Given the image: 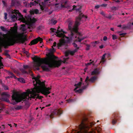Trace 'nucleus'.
<instances>
[{"label": "nucleus", "mask_w": 133, "mask_h": 133, "mask_svg": "<svg viewBox=\"0 0 133 133\" xmlns=\"http://www.w3.org/2000/svg\"><path fill=\"white\" fill-rule=\"evenodd\" d=\"M40 77L38 75L36 77L32 78L34 80H33V83L35 87L33 88L28 89L26 92L22 94L17 92L14 93L12 96V99L17 102L22 101H24L30 98H36L42 99L43 97L39 96L38 93L41 92L45 95L49 94L50 93L51 88L46 87L44 82H41L39 80Z\"/></svg>", "instance_id": "nucleus-1"}, {"label": "nucleus", "mask_w": 133, "mask_h": 133, "mask_svg": "<svg viewBox=\"0 0 133 133\" xmlns=\"http://www.w3.org/2000/svg\"><path fill=\"white\" fill-rule=\"evenodd\" d=\"M82 18L86 19L87 16H84L82 14H80L78 17L76 19V21L74 26L72 28L71 26L72 24V22H70L68 25V28L71 32V35L69 37H66L64 34L66 32L63 31L62 29L61 30L58 29L56 32L57 36L61 37L62 38L60 40L59 42L57 44L58 47H60L62 45H63L66 43L70 42L71 40H73L74 41H81L85 38L83 36L82 33H79L78 31V26L79 24V22Z\"/></svg>", "instance_id": "nucleus-2"}, {"label": "nucleus", "mask_w": 133, "mask_h": 133, "mask_svg": "<svg viewBox=\"0 0 133 133\" xmlns=\"http://www.w3.org/2000/svg\"><path fill=\"white\" fill-rule=\"evenodd\" d=\"M24 32L18 33L17 30H10L9 34L6 35L5 40H3L0 37V52L2 51L1 47L13 45L15 43H23L26 40V38L24 34ZM2 58L0 57V69L2 68L3 65L1 62ZM0 80V83L2 82Z\"/></svg>", "instance_id": "nucleus-3"}, {"label": "nucleus", "mask_w": 133, "mask_h": 133, "mask_svg": "<svg viewBox=\"0 0 133 133\" xmlns=\"http://www.w3.org/2000/svg\"><path fill=\"white\" fill-rule=\"evenodd\" d=\"M56 58L54 55L46 58H41L35 56L34 58L33 68L35 70H38L41 66L43 70L47 71L48 70L47 65L50 67H58L61 65V62L57 60Z\"/></svg>", "instance_id": "nucleus-4"}, {"label": "nucleus", "mask_w": 133, "mask_h": 133, "mask_svg": "<svg viewBox=\"0 0 133 133\" xmlns=\"http://www.w3.org/2000/svg\"><path fill=\"white\" fill-rule=\"evenodd\" d=\"M11 17L12 20L15 21L16 20L21 21L25 24L21 25V29L24 32L25 31L27 28L29 31H32V29L35 27L34 24L33 23L36 21V19L34 18H30L29 19H26L18 11L14 10L11 11Z\"/></svg>", "instance_id": "nucleus-5"}, {"label": "nucleus", "mask_w": 133, "mask_h": 133, "mask_svg": "<svg viewBox=\"0 0 133 133\" xmlns=\"http://www.w3.org/2000/svg\"><path fill=\"white\" fill-rule=\"evenodd\" d=\"M79 128L80 131H75V132H72V133H93L92 131L88 132L90 127L82 122L81 124L79 126Z\"/></svg>", "instance_id": "nucleus-6"}, {"label": "nucleus", "mask_w": 133, "mask_h": 133, "mask_svg": "<svg viewBox=\"0 0 133 133\" xmlns=\"http://www.w3.org/2000/svg\"><path fill=\"white\" fill-rule=\"evenodd\" d=\"M82 85V83L79 82L77 84H75V88L74 89V90L76 92H78L79 93H81L82 91V89H79Z\"/></svg>", "instance_id": "nucleus-7"}, {"label": "nucleus", "mask_w": 133, "mask_h": 133, "mask_svg": "<svg viewBox=\"0 0 133 133\" xmlns=\"http://www.w3.org/2000/svg\"><path fill=\"white\" fill-rule=\"evenodd\" d=\"M42 41V38L38 37L31 41L29 44H30L31 45H34L37 43L39 41H40L41 42Z\"/></svg>", "instance_id": "nucleus-8"}, {"label": "nucleus", "mask_w": 133, "mask_h": 133, "mask_svg": "<svg viewBox=\"0 0 133 133\" xmlns=\"http://www.w3.org/2000/svg\"><path fill=\"white\" fill-rule=\"evenodd\" d=\"M78 49V48H76L73 51L69 50L66 51L65 52V56H67L69 55H73L75 52L77 51Z\"/></svg>", "instance_id": "nucleus-9"}, {"label": "nucleus", "mask_w": 133, "mask_h": 133, "mask_svg": "<svg viewBox=\"0 0 133 133\" xmlns=\"http://www.w3.org/2000/svg\"><path fill=\"white\" fill-rule=\"evenodd\" d=\"M96 77L95 76L91 77L90 79H89V77L87 76L85 80V82L87 83V85H88L87 82L88 81L92 82H93L96 79Z\"/></svg>", "instance_id": "nucleus-10"}, {"label": "nucleus", "mask_w": 133, "mask_h": 133, "mask_svg": "<svg viewBox=\"0 0 133 133\" xmlns=\"http://www.w3.org/2000/svg\"><path fill=\"white\" fill-rule=\"evenodd\" d=\"M81 8V6L80 5H74L72 9L74 10H76L77 11H79Z\"/></svg>", "instance_id": "nucleus-11"}, {"label": "nucleus", "mask_w": 133, "mask_h": 133, "mask_svg": "<svg viewBox=\"0 0 133 133\" xmlns=\"http://www.w3.org/2000/svg\"><path fill=\"white\" fill-rule=\"evenodd\" d=\"M23 68L24 69H21V71L23 73H27V72L25 70V69H29V66L26 65H24L23 66Z\"/></svg>", "instance_id": "nucleus-12"}, {"label": "nucleus", "mask_w": 133, "mask_h": 133, "mask_svg": "<svg viewBox=\"0 0 133 133\" xmlns=\"http://www.w3.org/2000/svg\"><path fill=\"white\" fill-rule=\"evenodd\" d=\"M53 5H55L56 7L59 8H64L65 7V5H63L62 4H53Z\"/></svg>", "instance_id": "nucleus-13"}, {"label": "nucleus", "mask_w": 133, "mask_h": 133, "mask_svg": "<svg viewBox=\"0 0 133 133\" xmlns=\"http://www.w3.org/2000/svg\"><path fill=\"white\" fill-rule=\"evenodd\" d=\"M99 73V71L97 69H95L91 73L92 75H96Z\"/></svg>", "instance_id": "nucleus-14"}, {"label": "nucleus", "mask_w": 133, "mask_h": 133, "mask_svg": "<svg viewBox=\"0 0 133 133\" xmlns=\"http://www.w3.org/2000/svg\"><path fill=\"white\" fill-rule=\"evenodd\" d=\"M56 45V42H54L53 43V46H52V49H51L50 50L51 52L52 53L55 51V50L53 46H55Z\"/></svg>", "instance_id": "nucleus-15"}, {"label": "nucleus", "mask_w": 133, "mask_h": 133, "mask_svg": "<svg viewBox=\"0 0 133 133\" xmlns=\"http://www.w3.org/2000/svg\"><path fill=\"white\" fill-rule=\"evenodd\" d=\"M39 11L37 9H35L33 11H31L30 12V14H33L34 13H35L36 14H37L38 13Z\"/></svg>", "instance_id": "nucleus-16"}, {"label": "nucleus", "mask_w": 133, "mask_h": 133, "mask_svg": "<svg viewBox=\"0 0 133 133\" xmlns=\"http://www.w3.org/2000/svg\"><path fill=\"white\" fill-rule=\"evenodd\" d=\"M105 54H104L103 55L102 57V59L100 63H103L105 61Z\"/></svg>", "instance_id": "nucleus-17"}, {"label": "nucleus", "mask_w": 133, "mask_h": 133, "mask_svg": "<svg viewBox=\"0 0 133 133\" xmlns=\"http://www.w3.org/2000/svg\"><path fill=\"white\" fill-rule=\"evenodd\" d=\"M17 79L18 81L19 82L22 83H24L25 82V81L24 79L22 78H18Z\"/></svg>", "instance_id": "nucleus-18"}, {"label": "nucleus", "mask_w": 133, "mask_h": 133, "mask_svg": "<svg viewBox=\"0 0 133 133\" xmlns=\"http://www.w3.org/2000/svg\"><path fill=\"white\" fill-rule=\"evenodd\" d=\"M99 43L98 42L96 41L95 42L91 43V45H92L93 46H95V45L96 44H98Z\"/></svg>", "instance_id": "nucleus-19"}, {"label": "nucleus", "mask_w": 133, "mask_h": 133, "mask_svg": "<svg viewBox=\"0 0 133 133\" xmlns=\"http://www.w3.org/2000/svg\"><path fill=\"white\" fill-rule=\"evenodd\" d=\"M93 61H92L91 62H90V63H88L85 64V65L86 66H88V65H90L91 64H92L93 65H94V64L93 63Z\"/></svg>", "instance_id": "nucleus-20"}, {"label": "nucleus", "mask_w": 133, "mask_h": 133, "mask_svg": "<svg viewBox=\"0 0 133 133\" xmlns=\"http://www.w3.org/2000/svg\"><path fill=\"white\" fill-rule=\"evenodd\" d=\"M112 39H115L117 38V37L116 35H112Z\"/></svg>", "instance_id": "nucleus-21"}, {"label": "nucleus", "mask_w": 133, "mask_h": 133, "mask_svg": "<svg viewBox=\"0 0 133 133\" xmlns=\"http://www.w3.org/2000/svg\"><path fill=\"white\" fill-rule=\"evenodd\" d=\"M51 22H52V23L53 24H56L57 23V21H56V20H54V21L52 20L51 21Z\"/></svg>", "instance_id": "nucleus-22"}, {"label": "nucleus", "mask_w": 133, "mask_h": 133, "mask_svg": "<svg viewBox=\"0 0 133 133\" xmlns=\"http://www.w3.org/2000/svg\"><path fill=\"white\" fill-rule=\"evenodd\" d=\"M62 113V111L60 110H59L58 111V114L60 115Z\"/></svg>", "instance_id": "nucleus-23"}, {"label": "nucleus", "mask_w": 133, "mask_h": 133, "mask_svg": "<svg viewBox=\"0 0 133 133\" xmlns=\"http://www.w3.org/2000/svg\"><path fill=\"white\" fill-rule=\"evenodd\" d=\"M4 89L5 90H8V86H4Z\"/></svg>", "instance_id": "nucleus-24"}, {"label": "nucleus", "mask_w": 133, "mask_h": 133, "mask_svg": "<svg viewBox=\"0 0 133 133\" xmlns=\"http://www.w3.org/2000/svg\"><path fill=\"white\" fill-rule=\"evenodd\" d=\"M107 39V38L106 36H105L104 37L103 40L104 41H106Z\"/></svg>", "instance_id": "nucleus-25"}, {"label": "nucleus", "mask_w": 133, "mask_h": 133, "mask_svg": "<svg viewBox=\"0 0 133 133\" xmlns=\"http://www.w3.org/2000/svg\"><path fill=\"white\" fill-rule=\"evenodd\" d=\"M7 13H4V18L5 19H7Z\"/></svg>", "instance_id": "nucleus-26"}, {"label": "nucleus", "mask_w": 133, "mask_h": 133, "mask_svg": "<svg viewBox=\"0 0 133 133\" xmlns=\"http://www.w3.org/2000/svg\"><path fill=\"white\" fill-rule=\"evenodd\" d=\"M73 46L75 47H77V45L75 43H73Z\"/></svg>", "instance_id": "nucleus-27"}, {"label": "nucleus", "mask_w": 133, "mask_h": 133, "mask_svg": "<svg viewBox=\"0 0 133 133\" xmlns=\"http://www.w3.org/2000/svg\"><path fill=\"white\" fill-rule=\"evenodd\" d=\"M116 123V121L115 120H113L112 121V123L113 124H115Z\"/></svg>", "instance_id": "nucleus-28"}, {"label": "nucleus", "mask_w": 133, "mask_h": 133, "mask_svg": "<svg viewBox=\"0 0 133 133\" xmlns=\"http://www.w3.org/2000/svg\"><path fill=\"white\" fill-rule=\"evenodd\" d=\"M126 34L125 33H123L122 34H119L120 36H124Z\"/></svg>", "instance_id": "nucleus-29"}, {"label": "nucleus", "mask_w": 133, "mask_h": 133, "mask_svg": "<svg viewBox=\"0 0 133 133\" xmlns=\"http://www.w3.org/2000/svg\"><path fill=\"white\" fill-rule=\"evenodd\" d=\"M99 7V5H97L95 6V8L98 9Z\"/></svg>", "instance_id": "nucleus-30"}, {"label": "nucleus", "mask_w": 133, "mask_h": 133, "mask_svg": "<svg viewBox=\"0 0 133 133\" xmlns=\"http://www.w3.org/2000/svg\"><path fill=\"white\" fill-rule=\"evenodd\" d=\"M51 30L53 32H55V30H55V29H54L53 28H51Z\"/></svg>", "instance_id": "nucleus-31"}, {"label": "nucleus", "mask_w": 133, "mask_h": 133, "mask_svg": "<svg viewBox=\"0 0 133 133\" xmlns=\"http://www.w3.org/2000/svg\"><path fill=\"white\" fill-rule=\"evenodd\" d=\"M99 47L101 49L103 48V45H102L101 46H99Z\"/></svg>", "instance_id": "nucleus-32"}, {"label": "nucleus", "mask_w": 133, "mask_h": 133, "mask_svg": "<svg viewBox=\"0 0 133 133\" xmlns=\"http://www.w3.org/2000/svg\"><path fill=\"white\" fill-rule=\"evenodd\" d=\"M1 28L3 30V29L4 28L2 26H1Z\"/></svg>", "instance_id": "nucleus-33"}, {"label": "nucleus", "mask_w": 133, "mask_h": 133, "mask_svg": "<svg viewBox=\"0 0 133 133\" xmlns=\"http://www.w3.org/2000/svg\"><path fill=\"white\" fill-rule=\"evenodd\" d=\"M50 105H51V104H49L48 105H46L45 106V107H49V106H50Z\"/></svg>", "instance_id": "nucleus-34"}, {"label": "nucleus", "mask_w": 133, "mask_h": 133, "mask_svg": "<svg viewBox=\"0 0 133 133\" xmlns=\"http://www.w3.org/2000/svg\"><path fill=\"white\" fill-rule=\"evenodd\" d=\"M29 74H31L32 72V71L30 70H29Z\"/></svg>", "instance_id": "nucleus-35"}, {"label": "nucleus", "mask_w": 133, "mask_h": 133, "mask_svg": "<svg viewBox=\"0 0 133 133\" xmlns=\"http://www.w3.org/2000/svg\"><path fill=\"white\" fill-rule=\"evenodd\" d=\"M101 14L102 15H104V13L103 12H101Z\"/></svg>", "instance_id": "nucleus-36"}, {"label": "nucleus", "mask_w": 133, "mask_h": 133, "mask_svg": "<svg viewBox=\"0 0 133 133\" xmlns=\"http://www.w3.org/2000/svg\"><path fill=\"white\" fill-rule=\"evenodd\" d=\"M94 123H90V126H91L92 125H93L94 124Z\"/></svg>", "instance_id": "nucleus-37"}, {"label": "nucleus", "mask_w": 133, "mask_h": 133, "mask_svg": "<svg viewBox=\"0 0 133 133\" xmlns=\"http://www.w3.org/2000/svg\"><path fill=\"white\" fill-rule=\"evenodd\" d=\"M50 117L51 118H52L53 117H52V114H51V115L50 116Z\"/></svg>", "instance_id": "nucleus-38"}, {"label": "nucleus", "mask_w": 133, "mask_h": 133, "mask_svg": "<svg viewBox=\"0 0 133 133\" xmlns=\"http://www.w3.org/2000/svg\"><path fill=\"white\" fill-rule=\"evenodd\" d=\"M112 31H114V28H111L110 29Z\"/></svg>", "instance_id": "nucleus-39"}, {"label": "nucleus", "mask_w": 133, "mask_h": 133, "mask_svg": "<svg viewBox=\"0 0 133 133\" xmlns=\"http://www.w3.org/2000/svg\"><path fill=\"white\" fill-rule=\"evenodd\" d=\"M23 12L25 13L26 12V10H23Z\"/></svg>", "instance_id": "nucleus-40"}, {"label": "nucleus", "mask_w": 133, "mask_h": 133, "mask_svg": "<svg viewBox=\"0 0 133 133\" xmlns=\"http://www.w3.org/2000/svg\"><path fill=\"white\" fill-rule=\"evenodd\" d=\"M86 88V87H82V89H84Z\"/></svg>", "instance_id": "nucleus-41"}, {"label": "nucleus", "mask_w": 133, "mask_h": 133, "mask_svg": "<svg viewBox=\"0 0 133 133\" xmlns=\"http://www.w3.org/2000/svg\"><path fill=\"white\" fill-rule=\"evenodd\" d=\"M57 1V0H53V2H56Z\"/></svg>", "instance_id": "nucleus-42"}, {"label": "nucleus", "mask_w": 133, "mask_h": 133, "mask_svg": "<svg viewBox=\"0 0 133 133\" xmlns=\"http://www.w3.org/2000/svg\"><path fill=\"white\" fill-rule=\"evenodd\" d=\"M121 25H118V27H121Z\"/></svg>", "instance_id": "nucleus-43"}, {"label": "nucleus", "mask_w": 133, "mask_h": 133, "mask_svg": "<svg viewBox=\"0 0 133 133\" xmlns=\"http://www.w3.org/2000/svg\"><path fill=\"white\" fill-rule=\"evenodd\" d=\"M6 101L8 102H9V100H8V99H6Z\"/></svg>", "instance_id": "nucleus-44"}, {"label": "nucleus", "mask_w": 133, "mask_h": 133, "mask_svg": "<svg viewBox=\"0 0 133 133\" xmlns=\"http://www.w3.org/2000/svg\"><path fill=\"white\" fill-rule=\"evenodd\" d=\"M44 108V107H42V108H41V110H42Z\"/></svg>", "instance_id": "nucleus-45"}, {"label": "nucleus", "mask_w": 133, "mask_h": 133, "mask_svg": "<svg viewBox=\"0 0 133 133\" xmlns=\"http://www.w3.org/2000/svg\"><path fill=\"white\" fill-rule=\"evenodd\" d=\"M65 58L64 59V60H65ZM66 61V60H65L64 61V63Z\"/></svg>", "instance_id": "nucleus-46"}, {"label": "nucleus", "mask_w": 133, "mask_h": 133, "mask_svg": "<svg viewBox=\"0 0 133 133\" xmlns=\"http://www.w3.org/2000/svg\"><path fill=\"white\" fill-rule=\"evenodd\" d=\"M71 100V99H69L68 100V102H69Z\"/></svg>", "instance_id": "nucleus-47"}, {"label": "nucleus", "mask_w": 133, "mask_h": 133, "mask_svg": "<svg viewBox=\"0 0 133 133\" xmlns=\"http://www.w3.org/2000/svg\"><path fill=\"white\" fill-rule=\"evenodd\" d=\"M67 3V2H65V4H66Z\"/></svg>", "instance_id": "nucleus-48"}, {"label": "nucleus", "mask_w": 133, "mask_h": 133, "mask_svg": "<svg viewBox=\"0 0 133 133\" xmlns=\"http://www.w3.org/2000/svg\"><path fill=\"white\" fill-rule=\"evenodd\" d=\"M81 81H82V78H81Z\"/></svg>", "instance_id": "nucleus-49"}, {"label": "nucleus", "mask_w": 133, "mask_h": 133, "mask_svg": "<svg viewBox=\"0 0 133 133\" xmlns=\"http://www.w3.org/2000/svg\"><path fill=\"white\" fill-rule=\"evenodd\" d=\"M15 125V127H16V125H17L16 124H14Z\"/></svg>", "instance_id": "nucleus-50"}, {"label": "nucleus", "mask_w": 133, "mask_h": 133, "mask_svg": "<svg viewBox=\"0 0 133 133\" xmlns=\"http://www.w3.org/2000/svg\"><path fill=\"white\" fill-rule=\"evenodd\" d=\"M3 95H5V94H6L5 93H3Z\"/></svg>", "instance_id": "nucleus-51"}, {"label": "nucleus", "mask_w": 133, "mask_h": 133, "mask_svg": "<svg viewBox=\"0 0 133 133\" xmlns=\"http://www.w3.org/2000/svg\"><path fill=\"white\" fill-rule=\"evenodd\" d=\"M131 24L132 25H133V22Z\"/></svg>", "instance_id": "nucleus-52"}, {"label": "nucleus", "mask_w": 133, "mask_h": 133, "mask_svg": "<svg viewBox=\"0 0 133 133\" xmlns=\"http://www.w3.org/2000/svg\"><path fill=\"white\" fill-rule=\"evenodd\" d=\"M7 96L8 97H9V95H7Z\"/></svg>", "instance_id": "nucleus-53"}, {"label": "nucleus", "mask_w": 133, "mask_h": 133, "mask_svg": "<svg viewBox=\"0 0 133 133\" xmlns=\"http://www.w3.org/2000/svg\"><path fill=\"white\" fill-rule=\"evenodd\" d=\"M99 122V121H98V120L97 121V122Z\"/></svg>", "instance_id": "nucleus-54"}, {"label": "nucleus", "mask_w": 133, "mask_h": 133, "mask_svg": "<svg viewBox=\"0 0 133 133\" xmlns=\"http://www.w3.org/2000/svg\"><path fill=\"white\" fill-rule=\"evenodd\" d=\"M1 133H3V132H1Z\"/></svg>", "instance_id": "nucleus-55"}, {"label": "nucleus", "mask_w": 133, "mask_h": 133, "mask_svg": "<svg viewBox=\"0 0 133 133\" xmlns=\"http://www.w3.org/2000/svg\"><path fill=\"white\" fill-rule=\"evenodd\" d=\"M91 61H92L91 60H90V61L91 62Z\"/></svg>", "instance_id": "nucleus-56"}, {"label": "nucleus", "mask_w": 133, "mask_h": 133, "mask_svg": "<svg viewBox=\"0 0 133 133\" xmlns=\"http://www.w3.org/2000/svg\"><path fill=\"white\" fill-rule=\"evenodd\" d=\"M38 109V108H36V109L37 110V109Z\"/></svg>", "instance_id": "nucleus-57"}, {"label": "nucleus", "mask_w": 133, "mask_h": 133, "mask_svg": "<svg viewBox=\"0 0 133 133\" xmlns=\"http://www.w3.org/2000/svg\"><path fill=\"white\" fill-rule=\"evenodd\" d=\"M28 53V52H26V54H27V53Z\"/></svg>", "instance_id": "nucleus-58"}, {"label": "nucleus", "mask_w": 133, "mask_h": 133, "mask_svg": "<svg viewBox=\"0 0 133 133\" xmlns=\"http://www.w3.org/2000/svg\"><path fill=\"white\" fill-rule=\"evenodd\" d=\"M16 78V77L15 76H14Z\"/></svg>", "instance_id": "nucleus-59"}, {"label": "nucleus", "mask_w": 133, "mask_h": 133, "mask_svg": "<svg viewBox=\"0 0 133 133\" xmlns=\"http://www.w3.org/2000/svg\"><path fill=\"white\" fill-rule=\"evenodd\" d=\"M32 1H33V0H32Z\"/></svg>", "instance_id": "nucleus-60"}]
</instances>
